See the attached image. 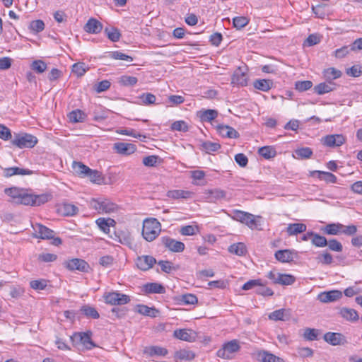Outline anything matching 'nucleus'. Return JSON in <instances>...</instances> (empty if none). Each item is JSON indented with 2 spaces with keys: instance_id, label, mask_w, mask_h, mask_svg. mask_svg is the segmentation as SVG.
<instances>
[{
  "instance_id": "f257e3e1",
  "label": "nucleus",
  "mask_w": 362,
  "mask_h": 362,
  "mask_svg": "<svg viewBox=\"0 0 362 362\" xmlns=\"http://www.w3.org/2000/svg\"><path fill=\"white\" fill-rule=\"evenodd\" d=\"M241 349V342L238 339H232L225 342L217 352L216 356L225 360L233 359Z\"/></svg>"
},
{
  "instance_id": "f03ea898",
  "label": "nucleus",
  "mask_w": 362,
  "mask_h": 362,
  "mask_svg": "<svg viewBox=\"0 0 362 362\" xmlns=\"http://www.w3.org/2000/svg\"><path fill=\"white\" fill-rule=\"evenodd\" d=\"M230 216L237 221H240L242 223L247 225L252 230L254 229H259L260 223V216L255 217L253 214L239 211L234 210L230 214Z\"/></svg>"
},
{
  "instance_id": "7ed1b4c3",
  "label": "nucleus",
  "mask_w": 362,
  "mask_h": 362,
  "mask_svg": "<svg viewBox=\"0 0 362 362\" xmlns=\"http://www.w3.org/2000/svg\"><path fill=\"white\" fill-rule=\"evenodd\" d=\"M160 232V223L157 219L151 218L144 221L142 235L144 238L151 242L155 240Z\"/></svg>"
},
{
  "instance_id": "20e7f679",
  "label": "nucleus",
  "mask_w": 362,
  "mask_h": 362,
  "mask_svg": "<svg viewBox=\"0 0 362 362\" xmlns=\"http://www.w3.org/2000/svg\"><path fill=\"white\" fill-rule=\"evenodd\" d=\"M90 206L100 214H111L119 211V206L108 199H93Z\"/></svg>"
},
{
  "instance_id": "39448f33",
  "label": "nucleus",
  "mask_w": 362,
  "mask_h": 362,
  "mask_svg": "<svg viewBox=\"0 0 362 362\" xmlns=\"http://www.w3.org/2000/svg\"><path fill=\"white\" fill-rule=\"evenodd\" d=\"M33 228L34 230V237L40 239H52V244L56 246L62 244V239L60 238H54V231L40 223H35L33 225Z\"/></svg>"
},
{
  "instance_id": "423d86ee",
  "label": "nucleus",
  "mask_w": 362,
  "mask_h": 362,
  "mask_svg": "<svg viewBox=\"0 0 362 362\" xmlns=\"http://www.w3.org/2000/svg\"><path fill=\"white\" fill-rule=\"evenodd\" d=\"M37 139L36 136L26 134H17L14 139L12 140L11 143L13 146H17L19 148H33L37 144Z\"/></svg>"
},
{
  "instance_id": "0eeeda50",
  "label": "nucleus",
  "mask_w": 362,
  "mask_h": 362,
  "mask_svg": "<svg viewBox=\"0 0 362 362\" xmlns=\"http://www.w3.org/2000/svg\"><path fill=\"white\" fill-rule=\"evenodd\" d=\"M103 298L107 304L112 305H125L130 301V297L129 296L119 293L118 291L105 293Z\"/></svg>"
},
{
  "instance_id": "6e6552de",
  "label": "nucleus",
  "mask_w": 362,
  "mask_h": 362,
  "mask_svg": "<svg viewBox=\"0 0 362 362\" xmlns=\"http://www.w3.org/2000/svg\"><path fill=\"white\" fill-rule=\"evenodd\" d=\"M248 82L247 69L246 67L237 68L231 78V83L238 86H246Z\"/></svg>"
},
{
  "instance_id": "1a4fd4ad",
  "label": "nucleus",
  "mask_w": 362,
  "mask_h": 362,
  "mask_svg": "<svg viewBox=\"0 0 362 362\" xmlns=\"http://www.w3.org/2000/svg\"><path fill=\"white\" fill-rule=\"evenodd\" d=\"M66 267L71 271L78 270L81 272H88L90 269L89 264L85 260L78 258L67 261Z\"/></svg>"
},
{
  "instance_id": "9d476101",
  "label": "nucleus",
  "mask_w": 362,
  "mask_h": 362,
  "mask_svg": "<svg viewBox=\"0 0 362 362\" xmlns=\"http://www.w3.org/2000/svg\"><path fill=\"white\" fill-rule=\"evenodd\" d=\"M345 141L346 139L342 134H329L322 139L323 145L328 147H338L344 144Z\"/></svg>"
},
{
  "instance_id": "9b49d317",
  "label": "nucleus",
  "mask_w": 362,
  "mask_h": 362,
  "mask_svg": "<svg viewBox=\"0 0 362 362\" xmlns=\"http://www.w3.org/2000/svg\"><path fill=\"white\" fill-rule=\"evenodd\" d=\"M342 297V293L338 290L321 292L317 296V300L324 303L334 302Z\"/></svg>"
},
{
  "instance_id": "f8f14e48",
  "label": "nucleus",
  "mask_w": 362,
  "mask_h": 362,
  "mask_svg": "<svg viewBox=\"0 0 362 362\" xmlns=\"http://www.w3.org/2000/svg\"><path fill=\"white\" fill-rule=\"evenodd\" d=\"M162 243L170 251L180 252L185 250V244L170 237H163Z\"/></svg>"
},
{
  "instance_id": "ddd939ff",
  "label": "nucleus",
  "mask_w": 362,
  "mask_h": 362,
  "mask_svg": "<svg viewBox=\"0 0 362 362\" xmlns=\"http://www.w3.org/2000/svg\"><path fill=\"white\" fill-rule=\"evenodd\" d=\"M204 194V199L210 203H215L218 200L224 199L226 195V192L224 190L218 188L206 190Z\"/></svg>"
},
{
  "instance_id": "4468645a",
  "label": "nucleus",
  "mask_w": 362,
  "mask_h": 362,
  "mask_svg": "<svg viewBox=\"0 0 362 362\" xmlns=\"http://www.w3.org/2000/svg\"><path fill=\"white\" fill-rule=\"evenodd\" d=\"M156 262V259L150 255H144L136 259V264L139 269L146 271L151 269Z\"/></svg>"
},
{
  "instance_id": "2eb2a0df",
  "label": "nucleus",
  "mask_w": 362,
  "mask_h": 362,
  "mask_svg": "<svg viewBox=\"0 0 362 362\" xmlns=\"http://www.w3.org/2000/svg\"><path fill=\"white\" fill-rule=\"evenodd\" d=\"M113 148L117 153L122 155H130L134 153L136 149L134 144L124 142L114 144Z\"/></svg>"
},
{
  "instance_id": "dca6fc26",
  "label": "nucleus",
  "mask_w": 362,
  "mask_h": 362,
  "mask_svg": "<svg viewBox=\"0 0 362 362\" xmlns=\"http://www.w3.org/2000/svg\"><path fill=\"white\" fill-rule=\"evenodd\" d=\"M296 254L295 250L286 249L276 251L274 256L278 261L286 263L292 262Z\"/></svg>"
},
{
  "instance_id": "f3484780",
  "label": "nucleus",
  "mask_w": 362,
  "mask_h": 362,
  "mask_svg": "<svg viewBox=\"0 0 362 362\" xmlns=\"http://www.w3.org/2000/svg\"><path fill=\"white\" fill-rule=\"evenodd\" d=\"M103 30V24L95 18H90L84 25V30L88 33L98 34Z\"/></svg>"
},
{
  "instance_id": "a211bd4d",
  "label": "nucleus",
  "mask_w": 362,
  "mask_h": 362,
  "mask_svg": "<svg viewBox=\"0 0 362 362\" xmlns=\"http://www.w3.org/2000/svg\"><path fill=\"white\" fill-rule=\"evenodd\" d=\"M142 291L146 293L163 294L165 292V287L158 283H148L143 286Z\"/></svg>"
},
{
  "instance_id": "6ab92c4d",
  "label": "nucleus",
  "mask_w": 362,
  "mask_h": 362,
  "mask_svg": "<svg viewBox=\"0 0 362 362\" xmlns=\"http://www.w3.org/2000/svg\"><path fill=\"white\" fill-rule=\"evenodd\" d=\"M144 353L150 357L165 356L168 354V350L158 346H149L144 349Z\"/></svg>"
},
{
  "instance_id": "aec40b11",
  "label": "nucleus",
  "mask_w": 362,
  "mask_h": 362,
  "mask_svg": "<svg viewBox=\"0 0 362 362\" xmlns=\"http://www.w3.org/2000/svg\"><path fill=\"white\" fill-rule=\"evenodd\" d=\"M291 317V313L289 310L279 309L274 310L269 315V318L272 320L278 321H286Z\"/></svg>"
},
{
  "instance_id": "412c9836",
  "label": "nucleus",
  "mask_w": 362,
  "mask_h": 362,
  "mask_svg": "<svg viewBox=\"0 0 362 362\" xmlns=\"http://www.w3.org/2000/svg\"><path fill=\"white\" fill-rule=\"evenodd\" d=\"M257 358L262 362H284L283 359L267 351H259Z\"/></svg>"
},
{
  "instance_id": "4be33fe9",
  "label": "nucleus",
  "mask_w": 362,
  "mask_h": 362,
  "mask_svg": "<svg viewBox=\"0 0 362 362\" xmlns=\"http://www.w3.org/2000/svg\"><path fill=\"white\" fill-rule=\"evenodd\" d=\"M307 226L301 223H289L286 228V233L289 236L296 235L305 232Z\"/></svg>"
},
{
  "instance_id": "5701e85b",
  "label": "nucleus",
  "mask_w": 362,
  "mask_h": 362,
  "mask_svg": "<svg viewBox=\"0 0 362 362\" xmlns=\"http://www.w3.org/2000/svg\"><path fill=\"white\" fill-rule=\"evenodd\" d=\"M193 192L181 189L170 190L167 192V197L173 199H187L192 197Z\"/></svg>"
},
{
  "instance_id": "b1692460",
  "label": "nucleus",
  "mask_w": 362,
  "mask_h": 362,
  "mask_svg": "<svg viewBox=\"0 0 362 362\" xmlns=\"http://www.w3.org/2000/svg\"><path fill=\"white\" fill-rule=\"evenodd\" d=\"M324 339L329 344L336 346L343 343L344 336L340 333L327 332L324 335Z\"/></svg>"
},
{
  "instance_id": "393cba45",
  "label": "nucleus",
  "mask_w": 362,
  "mask_h": 362,
  "mask_svg": "<svg viewBox=\"0 0 362 362\" xmlns=\"http://www.w3.org/2000/svg\"><path fill=\"white\" fill-rule=\"evenodd\" d=\"M23 190V188L12 187L4 189V193L10 197L13 202L18 204V200L21 199Z\"/></svg>"
},
{
  "instance_id": "a878e982",
  "label": "nucleus",
  "mask_w": 362,
  "mask_h": 362,
  "mask_svg": "<svg viewBox=\"0 0 362 362\" xmlns=\"http://www.w3.org/2000/svg\"><path fill=\"white\" fill-rule=\"evenodd\" d=\"M335 83L332 81H327L326 83H321L315 86V92L319 95H322L335 89Z\"/></svg>"
},
{
  "instance_id": "bb28decb",
  "label": "nucleus",
  "mask_w": 362,
  "mask_h": 362,
  "mask_svg": "<svg viewBox=\"0 0 362 362\" xmlns=\"http://www.w3.org/2000/svg\"><path fill=\"white\" fill-rule=\"evenodd\" d=\"M341 316L346 320L355 322L359 318L356 310L352 308H343L340 310Z\"/></svg>"
},
{
  "instance_id": "cd10ccee",
  "label": "nucleus",
  "mask_w": 362,
  "mask_h": 362,
  "mask_svg": "<svg viewBox=\"0 0 362 362\" xmlns=\"http://www.w3.org/2000/svg\"><path fill=\"white\" fill-rule=\"evenodd\" d=\"M218 131L220 134L223 137L235 139L239 137L238 132L229 126H219Z\"/></svg>"
},
{
  "instance_id": "c85d7f7f",
  "label": "nucleus",
  "mask_w": 362,
  "mask_h": 362,
  "mask_svg": "<svg viewBox=\"0 0 362 362\" xmlns=\"http://www.w3.org/2000/svg\"><path fill=\"white\" fill-rule=\"evenodd\" d=\"M59 211L64 215V216H74L76 215L78 211V207H76L75 205L74 204H69V203H65V204H63L60 208H59Z\"/></svg>"
},
{
  "instance_id": "c756f323",
  "label": "nucleus",
  "mask_w": 362,
  "mask_h": 362,
  "mask_svg": "<svg viewBox=\"0 0 362 362\" xmlns=\"http://www.w3.org/2000/svg\"><path fill=\"white\" fill-rule=\"evenodd\" d=\"M180 305H194L197 303V297L192 293H186L177 297Z\"/></svg>"
},
{
  "instance_id": "7c9ffc66",
  "label": "nucleus",
  "mask_w": 362,
  "mask_h": 362,
  "mask_svg": "<svg viewBox=\"0 0 362 362\" xmlns=\"http://www.w3.org/2000/svg\"><path fill=\"white\" fill-rule=\"evenodd\" d=\"M314 174L317 175V177L322 180L325 181L327 183H336L337 182V177L329 173V172H325V171H320L316 170L313 172Z\"/></svg>"
},
{
  "instance_id": "2f4dec72",
  "label": "nucleus",
  "mask_w": 362,
  "mask_h": 362,
  "mask_svg": "<svg viewBox=\"0 0 362 362\" xmlns=\"http://www.w3.org/2000/svg\"><path fill=\"white\" fill-rule=\"evenodd\" d=\"M228 251L232 254L243 256L246 254L247 248L243 243H238L231 245L228 248Z\"/></svg>"
},
{
  "instance_id": "473e14b6",
  "label": "nucleus",
  "mask_w": 362,
  "mask_h": 362,
  "mask_svg": "<svg viewBox=\"0 0 362 362\" xmlns=\"http://www.w3.org/2000/svg\"><path fill=\"white\" fill-rule=\"evenodd\" d=\"M253 86L256 89L267 91L272 88V81L267 79H257L254 81Z\"/></svg>"
},
{
  "instance_id": "72a5a7b5",
  "label": "nucleus",
  "mask_w": 362,
  "mask_h": 362,
  "mask_svg": "<svg viewBox=\"0 0 362 362\" xmlns=\"http://www.w3.org/2000/svg\"><path fill=\"white\" fill-rule=\"evenodd\" d=\"M258 153L260 156L266 159H269L275 157L276 151L275 148L270 146H263L259 148Z\"/></svg>"
},
{
  "instance_id": "f704fd0d",
  "label": "nucleus",
  "mask_w": 362,
  "mask_h": 362,
  "mask_svg": "<svg viewBox=\"0 0 362 362\" xmlns=\"http://www.w3.org/2000/svg\"><path fill=\"white\" fill-rule=\"evenodd\" d=\"M81 312L87 317L93 319H98L100 315L96 309L90 305H85L81 307Z\"/></svg>"
},
{
  "instance_id": "c9c22d12",
  "label": "nucleus",
  "mask_w": 362,
  "mask_h": 362,
  "mask_svg": "<svg viewBox=\"0 0 362 362\" xmlns=\"http://www.w3.org/2000/svg\"><path fill=\"white\" fill-rule=\"evenodd\" d=\"M341 223H330L327 224L322 230L325 233L332 235L341 234Z\"/></svg>"
},
{
  "instance_id": "e433bc0d",
  "label": "nucleus",
  "mask_w": 362,
  "mask_h": 362,
  "mask_svg": "<svg viewBox=\"0 0 362 362\" xmlns=\"http://www.w3.org/2000/svg\"><path fill=\"white\" fill-rule=\"evenodd\" d=\"M104 31L108 39L112 42H118L121 37V33L117 28H105Z\"/></svg>"
},
{
  "instance_id": "4c0bfd02",
  "label": "nucleus",
  "mask_w": 362,
  "mask_h": 362,
  "mask_svg": "<svg viewBox=\"0 0 362 362\" xmlns=\"http://www.w3.org/2000/svg\"><path fill=\"white\" fill-rule=\"evenodd\" d=\"M192 332L190 330L187 329H177L174 331L173 335L177 339L186 341H191L193 337L192 336Z\"/></svg>"
},
{
  "instance_id": "58836bf2",
  "label": "nucleus",
  "mask_w": 362,
  "mask_h": 362,
  "mask_svg": "<svg viewBox=\"0 0 362 362\" xmlns=\"http://www.w3.org/2000/svg\"><path fill=\"white\" fill-rule=\"evenodd\" d=\"M137 312L144 315L155 317L158 313V310L153 308H149L145 305H137Z\"/></svg>"
},
{
  "instance_id": "ea45409f",
  "label": "nucleus",
  "mask_w": 362,
  "mask_h": 362,
  "mask_svg": "<svg viewBox=\"0 0 362 362\" xmlns=\"http://www.w3.org/2000/svg\"><path fill=\"white\" fill-rule=\"evenodd\" d=\"M341 76V72L335 68L331 67L324 71V76L327 81H332Z\"/></svg>"
},
{
  "instance_id": "a19ab883",
  "label": "nucleus",
  "mask_w": 362,
  "mask_h": 362,
  "mask_svg": "<svg viewBox=\"0 0 362 362\" xmlns=\"http://www.w3.org/2000/svg\"><path fill=\"white\" fill-rule=\"evenodd\" d=\"M86 177H88L92 182L97 184H100L103 180L102 174L99 171L96 170H92L90 168L87 171V175Z\"/></svg>"
},
{
  "instance_id": "79ce46f5",
  "label": "nucleus",
  "mask_w": 362,
  "mask_h": 362,
  "mask_svg": "<svg viewBox=\"0 0 362 362\" xmlns=\"http://www.w3.org/2000/svg\"><path fill=\"white\" fill-rule=\"evenodd\" d=\"M137 81L136 77L127 75H123L118 79L119 83L123 86H134Z\"/></svg>"
},
{
  "instance_id": "37998d69",
  "label": "nucleus",
  "mask_w": 362,
  "mask_h": 362,
  "mask_svg": "<svg viewBox=\"0 0 362 362\" xmlns=\"http://www.w3.org/2000/svg\"><path fill=\"white\" fill-rule=\"evenodd\" d=\"M73 169L76 174L81 177H86L87 175V171L89 170V168L82 163L80 162H74L73 163Z\"/></svg>"
},
{
  "instance_id": "c03bdc74",
  "label": "nucleus",
  "mask_w": 362,
  "mask_h": 362,
  "mask_svg": "<svg viewBox=\"0 0 362 362\" xmlns=\"http://www.w3.org/2000/svg\"><path fill=\"white\" fill-rule=\"evenodd\" d=\"M34 195L28 193V189H24L21 199L18 200V204L24 205H33Z\"/></svg>"
},
{
  "instance_id": "a18cd8bd",
  "label": "nucleus",
  "mask_w": 362,
  "mask_h": 362,
  "mask_svg": "<svg viewBox=\"0 0 362 362\" xmlns=\"http://www.w3.org/2000/svg\"><path fill=\"white\" fill-rule=\"evenodd\" d=\"M313 245L317 247H324L327 245V240L325 237L318 233H314L313 238L311 240Z\"/></svg>"
},
{
  "instance_id": "49530a36",
  "label": "nucleus",
  "mask_w": 362,
  "mask_h": 362,
  "mask_svg": "<svg viewBox=\"0 0 362 362\" xmlns=\"http://www.w3.org/2000/svg\"><path fill=\"white\" fill-rule=\"evenodd\" d=\"M278 284L291 285L295 282L296 278L291 274H279L277 279Z\"/></svg>"
},
{
  "instance_id": "de8ad7c7",
  "label": "nucleus",
  "mask_w": 362,
  "mask_h": 362,
  "mask_svg": "<svg viewBox=\"0 0 362 362\" xmlns=\"http://www.w3.org/2000/svg\"><path fill=\"white\" fill-rule=\"evenodd\" d=\"M47 67V64L40 59L33 61L30 65V68L37 74L43 73Z\"/></svg>"
},
{
  "instance_id": "09e8293b",
  "label": "nucleus",
  "mask_w": 362,
  "mask_h": 362,
  "mask_svg": "<svg viewBox=\"0 0 362 362\" xmlns=\"http://www.w3.org/2000/svg\"><path fill=\"white\" fill-rule=\"evenodd\" d=\"M195 355L192 351L182 349L175 353V357L180 360L190 361L194 358Z\"/></svg>"
},
{
  "instance_id": "8fccbe9b",
  "label": "nucleus",
  "mask_w": 362,
  "mask_h": 362,
  "mask_svg": "<svg viewBox=\"0 0 362 362\" xmlns=\"http://www.w3.org/2000/svg\"><path fill=\"white\" fill-rule=\"evenodd\" d=\"M91 334L88 332H83L81 334V341L87 349H91L95 345L91 340Z\"/></svg>"
},
{
  "instance_id": "3c124183",
  "label": "nucleus",
  "mask_w": 362,
  "mask_h": 362,
  "mask_svg": "<svg viewBox=\"0 0 362 362\" xmlns=\"http://www.w3.org/2000/svg\"><path fill=\"white\" fill-rule=\"evenodd\" d=\"M170 129L173 131L187 132L189 130V126L185 121L179 120L172 123Z\"/></svg>"
},
{
  "instance_id": "603ef678",
  "label": "nucleus",
  "mask_w": 362,
  "mask_h": 362,
  "mask_svg": "<svg viewBox=\"0 0 362 362\" xmlns=\"http://www.w3.org/2000/svg\"><path fill=\"white\" fill-rule=\"evenodd\" d=\"M233 26L240 30L249 23V19L245 16H237L233 19Z\"/></svg>"
},
{
  "instance_id": "864d4df0",
  "label": "nucleus",
  "mask_w": 362,
  "mask_h": 362,
  "mask_svg": "<svg viewBox=\"0 0 362 362\" xmlns=\"http://www.w3.org/2000/svg\"><path fill=\"white\" fill-rule=\"evenodd\" d=\"M88 70L84 63H76L72 66V72L77 76H82Z\"/></svg>"
},
{
  "instance_id": "5fc2aeb1",
  "label": "nucleus",
  "mask_w": 362,
  "mask_h": 362,
  "mask_svg": "<svg viewBox=\"0 0 362 362\" xmlns=\"http://www.w3.org/2000/svg\"><path fill=\"white\" fill-rule=\"evenodd\" d=\"M329 249L333 252H340L343 250L342 244L336 239H331L327 240V245Z\"/></svg>"
},
{
  "instance_id": "6e6d98bb",
  "label": "nucleus",
  "mask_w": 362,
  "mask_h": 362,
  "mask_svg": "<svg viewBox=\"0 0 362 362\" xmlns=\"http://www.w3.org/2000/svg\"><path fill=\"white\" fill-rule=\"evenodd\" d=\"M29 28L35 33H40L45 29V23L42 20H35L30 22Z\"/></svg>"
},
{
  "instance_id": "4d7b16f0",
  "label": "nucleus",
  "mask_w": 362,
  "mask_h": 362,
  "mask_svg": "<svg viewBox=\"0 0 362 362\" xmlns=\"http://www.w3.org/2000/svg\"><path fill=\"white\" fill-rule=\"evenodd\" d=\"M318 330L315 329L306 328L303 333V337L309 341H314L317 339Z\"/></svg>"
},
{
  "instance_id": "13d9d810",
  "label": "nucleus",
  "mask_w": 362,
  "mask_h": 362,
  "mask_svg": "<svg viewBox=\"0 0 362 362\" xmlns=\"http://www.w3.org/2000/svg\"><path fill=\"white\" fill-rule=\"evenodd\" d=\"M202 147L206 152L211 153L217 151L221 148V145L215 142L206 141L203 143Z\"/></svg>"
},
{
  "instance_id": "bf43d9fd",
  "label": "nucleus",
  "mask_w": 362,
  "mask_h": 362,
  "mask_svg": "<svg viewBox=\"0 0 362 362\" xmlns=\"http://www.w3.org/2000/svg\"><path fill=\"white\" fill-rule=\"evenodd\" d=\"M313 86V83L310 81H299L295 83V88L299 91H305L309 90Z\"/></svg>"
},
{
  "instance_id": "052dcab7",
  "label": "nucleus",
  "mask_w": 362,
  "mask_h": 362,
  "mask_svg": "<svg viewBox=\"0 0 362 362\" xmlns=\"http://www.w3.org/2000/svg\"><path fill=\"white\" fill-rule=\"evenodd\" d=\"M295 153L296 156L300 158H309L313 154L311 148L308 147L298 148Z\"/></svg>"
},
{
  "instance_id": "680f3d73",
  "label": "nucleus",
  "mask_w": 362,
  "mask_h": 362,
  "mask_svg": "<svg viewBox=\"0 0 362 362\" xmlns=\"http://www.w3.org/2000/svg\"><path fill=\"white\" fill-rule=\"evenodd\" d=\"M110 57H111V58H112L114 59H117V60H124V61H127L129 62L133 61V58L132 57L127 55L126 54H124L119 51H115V52H111Z\"/></svg>"
},
{
  "instance_id": "e2e57ef3",
  "label": "nucleus",
  "mask_w": 362,
  "mask_h": 362,
  "mask_svg": "<svg viewBox=\"0 0 362 362\" xmlns=\"http://www.w3.org/2000/svg\"><path fill=\"white\" fill-rule=\"evenodd\" d=\"M11 130L4 124H0V139L4 141H8L11 139Z\"/></svg>"
},
{
  "instance_id": "0e129e2a",
  "label": "nucleus",
  "mask_w": 362,
  "mask_h": 362,
  "mask_svg": "<svg viewBox=\"0 0 362 362\" xmlns=\"http://www.w3.org/2000/svg\"><path fill=\"white\" fill-rule=\"evenodd\" d=\"M357 232V227L354 225L344 226L341 224V234L353 235Z\"/></svg>"
},
{
  "instance_id": "69168bd1",
  "label": "nucleus",
  "mask_w": 362,
  "mask_h": 362,
  "mask_svg": "<svg viewBox=\"0 0 362 362\" xmlns=\"http://www.w3.org/2000/svg\"><path fill=\"white\" fill-rule=\"evenodd\" d=\"M159 157L157 156H148L143 158V164L148 167L156 165Z\"/></svg>"
},
{
  "instance_id": "338daca9",
  "label": "nucleus",
  "mask_w": 362,
  "mask_h": 362,
  "mask_svg": "<svg viewBox=\"0 0 362 362\" xmlns=\"http://www.w3.org/2000/svg\"><path fill=\"white\" fill-rule=\"evenodd\" d=\"M197 230V226L188 225L181 228L180 232L182 235H193Z\"/></svg>"
},
{
  "instance_id": "774afa93",
  "label": "nucleus",
  "mask_w": 362,
  "mask_h": 362,
  "mask_svg": "<svg viewBox=\"0 0 362 362\" xmlns=\"http://www.w3.org/2000/svg\"><path fill=\"white\" fill-rule=\"evenodd\" d=\"M317 259L323 264H331L333 262L332 255L327 252H323Z\"/></svg>"
}]
</instances>
